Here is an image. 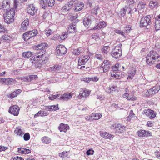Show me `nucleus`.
<instances>
[{
  "label": "nucleus",
  "instance_id": "9b49d317",
  "mask_svg": "<svg viewBox=\"0 0 160 160\" xmlns=\"http://www.w3.org/2000/svg\"><path fill=\"white\" fill-rule=\"evenodd\" d=\"M56 50L59 56L65 54L67 50L65 47L62 45L58 46Z\"/></svg>",
  "mask_w": 160,
  "mask_h": 160
},
{
  "label": "nucleus",
  "instance_id": "bf43d9fd",
  "mask_svg": "<svg viewBox=\"0 0 160 160\" xmlns=\"http://www.w3.org/2000/svg\"><path fill=\"white\" fill-rule=\"evenodd\" d=\"M126 9L125 8H123L121 9L120 11V13L122 16L123 17L126 14Z\"/></svg>",
  "mask_w": 160,
  "mask_h": 160
},
{
  "label": "nucleus",
  "instance_id": "412c9836",
  "mask_svg": "<svg viewBox=\"0 0 160 160\" xmlns=\"http://www.w3.org/2000/svg\"><path fill=\"white\" fill-rule=\"evenodd\" d=\"M6 10V15L12 17V18H14L15 14V10L14 8H8Z\"/></svg>",
  "mask_w": 160,
  "mask_h": 160
},
{
  "label": "nucleus",
  "instance_id": "8fccbe9b",
  "mask_svg": "<svg viewBox=\"0 0 160 160\" xmlns=\"http://www.w3.org/2000/svg\"><path fill=\"white\" fill-rule=\"evenodd\" d=\"M82 50L81 48H78L77 49L75 50L73 52V53L75 55H78L80 54L82 52Z\"/></svg>",
  "mask_w": 160,
  "mask_h": 160
},
{
  "label": "nucleus",
  "instance_id": "a19ab883",
  "mask_svg": "<svg viewBox=\"0 0 160 160\" xmlns=\"http://www.w3.org/2000/svg\"><path fill=\"white\" fill-rule=\"evenodd\" d=\"M114 32L115 33L121 35L125 38L127 36V35L125 34V33L120 30L115 29L114 30Z\"/></svg>",
  "mask_w": 160,
  "mask_h": 160
},
{
  "label": "nucleus",
  "instance_id": "69168bd1",
  "mask_svg": "<svg viewBox=\"0 0 160 160\" xmlns=\"http://www.w3.org/2000/svg\"><path fill=\"white\" fill-rule=\"evenodd\" d=\"M75 1L72 0L70 1V2H68V4H67V5H68V6H70V8L71 9L72 6L74 4L75 5Z\"/></svg>",
  "mask_w": 160,
  "mask_h": 160
},
{
  "label": "nucleus",
  "instance_id": "423d86ee",
  "mask_svg": "<svg viewBox=\"0 0 160 160\" xmlns=\"http://www.w3.org/2000/svg\"><path fill=\"white\" fill-rule=\"evenodd\" d=\"M41 5L44 9H46L47 7H52L55 4V0H40Z\"/></svg>",
  "mask_w": 160,
  "mask_h": 160
},
{
  "label": "nucleus",
  "instance_id": "4d7b16f0",
  "mask_svg": "<svg viewBox=\"0 0 160 160\" xmlns=\"http://www.w3.org/2000/svg\"><path fill=\"white\" fill-rule=\"evenodd\" d=\"M44 32L47 36H50L52 33V30L50 29L46 30Z\"/></svg>",
  "mask_w": 160,
  "mask_h": 160
},
{
  "label": "nucleus",
  "instance_id": "58836bf2",
  "mask_svg": "<svg viewBox=\"0 0 160 160\" xmlns=\"http://www.w3.org/2000/svg\"><path fill=\"white\" fill-rule=\"evenodd\" d=\"M158 4L157 2L152 1L150 2L149 6L151 8L153 9L156 7L158 6Z\"/></svg>",
  "mask_w": 160,
  "mask_h": 160
},
{
  "label": "nucleus",
  "instance_id": "aec40b11",
  "mask_svg": "<svg viewBox=\"0 0 160 160\" xmlns=\"http://www.w3.org/2000/svg\"><path fill=\"white\" fill-rule=\"evenodd\" d=\"M89 57L87 56L81 57L78 60V65H83L84 63L87 62L89 59Z\"/></svg>",
  "mask_w": 160,
  "mask_h": 160
},
{
  "label": "nucleus",
  "instance_id": "3c124183",
  "mask_svg": "<svg viewBox=\"0 0 160 160\" xmlns=\"http://www.w3.org/2000/svg\"><path fill=\"white\" fill-rule=\"evenodd\" d=\"M124 31L127 33H129L131 30V27L129 25H126L125 27H124Z\"/></svg>",
  "mask_w": 160,
  "mask_h": 160
},
{
  "label": "nucleus",
  "instance_id": "9d476101",
  "mask_svg": "<svg viewBox=\"0 0 160 160\" xmlns=\"http://www.w3.org/2000/svg\"><path fill=\"white\" fill-rule=\"evenodd\" d=\"M137 134L139 137H148L152 136V133L148 131L141 129L137 132Z\"/></svg>",
  "mask_w": 160,
  "mask_h": 160
},
{
  "label": "nucleus",
  "instance_id": "c9c22d12",
  "mask_svg": "<svg viewBox=\"0 0 160 160\" xmlns=\"http://www.w3.org/2000/svg\"><path fill=\"white\" fill-rule=\"evenodd\" d=\"M136 70L135 69H132L131 71L128 73V76L127 77L128 79L132 80L136 73Z\"/></svg>",
  "mask_w": 160,
  "mask_h": 160
},
{
  "label": "nucleus",
  "instance_id": "7ed1b4c3",
  "mask_svg": "<svg viewBox=\"0 0 160 160\" xmlns=\"http://www.w3.org/2000/svg\"><path fill=\"white\" fill-rule=\"evenodd\" d=\"M110 129L118 134L123 133L126 130V127L122 124L115 122L110 126Z\"/></svg>",
  "mask_w": 160,
  "mask_h": 160
},
{
  "label": "nucleus",
  "instance_id": "f3484780",
  "mask_svg": "<svg viewBox=\"0 0 160 160\" xmlns=\"http://www.w3.org/2000/svg\"><path fill=\"white\" fill-rule=\"evenodd\" d=\"M89 92L88 90L86 89H80L79 92V94L78 96V97L80 98H82L83 97L85 98L87 97L89 95Z\"/></svg>",
  "mask_w": 160,
  "mask_h": 160
},
{
  "label": "nucleus",
  "instance_id": "6e6552de",
  "mask_svg": "<svg viewBox=\"0 0 160 160\" xmlns=\"http://www.w3.org/2000/svg\"><path fill=\"white\" fill-rule=\"evenodd\" d=\"M142 114L149 118L151 119L155 118L157 115L156 113L153 110L150 109H145L144 110Z\"/></svg>",
  "mask_w": 160,
  "mask_h": 160
},
{
  "label": "nucleus",
  "instance_id": "bb28decb",
  "mask_svg": "<svg viewBox=\"0 0 160 160\" xmlns=\"http://www.w3.org/2000/svg\"><path fill=\"white\" fill-rule=\"evenodd\" d=\"M21 92V90L20 89H18L16 90L14 92L10 93L8 95V97L11 99H12L17 97Z\"/></svg>",
  "mask_w": 160,
  "mask_h": 160
},
{
  "label": "nucleus",
  "instance_id": "f704fd0d",
  "mask_svg": "<svg viewBox=\"0 0 160 160\" xmlns=\"http://www.w3.org/2000/svg\"><path fill=\"white\" fill-rule=\"evenodd\" d=\"M43 55L42 57L40 58L39 60H38L36 61H38L39 62V63L41 64V65L45 64L47 63L48 61V58L47 57L43 58Z\"/></svg>",
  "mask_w": 160,
  "mask_h": 160
},
{
  "label": "nucleus",
  "instance_id": "774afa93",
  "mask_svg": "<svg viewBox=\"0 0 160 160\" xmlns=\"http://www.w3.org/2000/svg\"><path fill=\"white\" fill-rule=\"evenodd\" d=\"M154 154L157 158H160V152L159 151H156L154 152Z\"/></svg>",
  "mask_w": 160,
  "mask_h": 160
},
{
  "label": "nucleus",
  "instance_id": "e433bc0d",
  "mask_svg": "<svg viewBox=\"0 0 160 160\" xmlns=\"http://www.w3.org/2000/svg\"><path fill=\"white\" fill-rule=\"evenodd\" d=\"M61 69V67L60 66L56 65L52 67H50V70L58 72H59Z\"/></svg>",
  "mask_w": 160,
  "mask_h": 160
},
{
  "label": "nucleus",
  "instance_id": "a18cd8bd",
  "mask_svg": "<svg viewBox=\"0 0 160 160\" xmlns=\"http://www.w3.org/2000/svg\"><path fill=\"white\" fill-rule=\"evenodd\" d=\"M110 49L109 46H106L103 47L101 49V51L103 53L107 54L108 51Z\"/></svg>",
  "mask_w": 160,
  "mask_h": 160
},
{
  "label": "nucleus",
  "instance_id": "864d4df0",
  "mask_svg": "<svg viewBox=\"0 0 160 160\" xmlns=\"http://www.w3.org/2000/svg\"><path fill=\"white\" fill-rule=\"evenodd\" d=\"M2 82L5 84H10V82H9V80H14L12 78H9L7 79H2Z\"/></svg>",
  "mask_w": 160,
  "mask_h": 160
},
{
  "label": "nucleus",
  "instance_id": "c756f323",
  "mask_svg": "<svg viewBox=\"0 0 160 160\" xmlns=\"http://www.w3.org/2000/svg\"><path fill=\"white\" fill-rule=\"evenodd\" d=\"M102 116V114L99 112L92 113L91 115L92 119L94 120H98Z\"/></svg>",
  "mask_w": 160,
  "mask_h": 160
},
{
  "label": "nucleus",
  "instance_id": "37998d69",
  "mask_svg": "<svg viewBox=\"0 0 160 160\" xmlns=\"http://www.w3.org/2000/svg\"><path fill=\"white\" fill-rule=\"evenodd\" d=\"M29 35L30 36L31 38L36 36L38 34V31L36 30H33L28 32Z\"/></svg>",
  "mask_w": 160,
  "mask_h": 160
},
{
  "label": "nucleus",
  "instance_id": "20e7f679",
  "mask_svg": "<svg viewBox=\"0 0 160 160\" xmlns=\"http://www.w3.org/2000/svg\"><path fill=\"white\" fill-rule=\"evenodd\" d=\"M122 44H119L118 46L115 47L112 49L111 54L112 57L117 59L122 55L121 46Z\"/></svg>",
  "mask_w": 160,
  "mask_h": 160
},
{
  "label": "nucleus",
  "instance_id": "338daca9",
  "mask_svg": "<svg viewBox=\"0 0 160 160\" xmlns=\"http://www.w3.org/2000/svg\"><path fill=\"white\" fill-rule=\"evenodd\" d=\"M18 1H19L18 0H16L14 1L13 5L14 8H14L15 10L17 8V7Z\"/></svg>",
  "mask_w": 160,
  "mask_h": 160
},
{
  "label": "nucleus",
  "instance_id": "72a5a7b5",
  "mask_svg": "<svg viewBox=\"0 0 160 160\" xmlns=\"http://www.w3.org/2000/svg\"><path fill=\"white\" fill-rule=\"evenodd\" d=\"M49 114L48 111H40L38 112V113L34 115V117L39 116H47Z\"/></svg>",
  "mask_w": 160,
  "mask_h": 160
},
{
  "label": "nucleus",
  "instance_id": "052dcab7",
  "mask_svg": "<svg viewBox=\"0 0 160 160\" xmlns=\"http://www.w3.org/2000/svg\"><path fill=\"white\" fill-rule=\"evenodd\" d=\"M21 79L22 81L29 82L31 81L30 78L29 77H23L21 78Z\"/></svg>",
  "mask_w": 160,
  "mask_h": 160
},
{
  "label": "nucleus",
  "instance_id": "de8ad7c7",
  "mask_svg": "<svg viewBox=\"0 0 160 160\" xmlns=\"http://www.w3.org/2000/svg\"><path fill=\"white\" fill-rule=\"evenodd\" d=\"M30 38V36L29 35L28 32H26L23 34V38L24 41L27 40Z\"/></svg>",
  "mask_w": 160,
  "mask_h": 160
},
{
  "label": "nucleus",
  "instance_id": "39448f33",
  "mask_svg": "<svg viewBox=\"0 0 160 160\" xmlns=\"http://www.w3.org/2000/svg\"><path fill=\"white\" fill-rule=\"evenodd\" d=\"M151 17L150 15L142 18L140 21V27H146L150 25L151 22Z\"/></svg>",
  "mask_w": 160,
  "mask_h": 160
},
{
  "label": "nucleus",
  "instance_id": "49530a36",
  "mask_svg": "<svg viewBox=\"0 0 160 160\" xmlns=\"http://www.w3.org/2000/svg\"><path fill=\"white\" fill-rule=\"evenodd\" d=\"M32 55V53L31 52L28 51L27 52H24L22 53V56L25 58H29Z\"/></svg>",
  "mask_w": 160,
  "mask_h": 160
},
{
  "label": "nucleus",
  "instance_id": "f8f14e48",
  "mask_svg": "<svg viewBox=\"0 0 160 160\" xmlns=\"http://www.w3.org/2000/svg\"><path fill=\"white\" fill-rule=\"evenodd\" d=\"M20 109L19 107L17 105L11 106L9 108L8 112L14 116H18L19 114Z\"/></svg>",
  "mask_w": 160,
  "mask_h": 160
},
{
  "label": "nucleus",
  "instance_id": "473e14b6",
  "mask_svg": "<svg viewBox=\"0 0 160 160\" xmlns=\"http://www.w3.org/2000/svg\"><path fill=\"white\" fill-rule=\"evenodd\" d=\"M76 28L75 24H71L70 25L69 27L68 28V32H69V33H73L76 32Z\"/></svg>",
  "mask_w": 160,
  "mask_h": 160
},
{
  "label": "nucleus",
  "instance_id": "79ce46f5",
  "mask_svg": "<svg viewBox=\"0 0 160 160\" xmlns=\"http://www.w3.org/2000/svg\"><path fill=\"white\" fill-rule=\"evenodd\" d=\"M42 141L44 143L48 144L51 142V139L48 137L45 136L42 138Z\"/></svg>",
  "mask_w": 160,
  "mask_h": 160
},
{
  "label": "nucleus",
  "instance_id": "393cba45",
  "mask_svg": "<svg viewBox=\"0 0 160 160\" xmlns=\"http://www.w3.org/2000/svg\"><path fill=\"white\" fill-rule=\"evenodd\" d=\"M21 29L22 30H26L29 27V21L28 19H26L21 24Z\"/></svg>",
  "mask_w": 160,
  "mask_h": 160
},
{
  "label": "nucleus",
  "instance_id": "c85d7f7f",
  "mask_svg": "<svg viewBox=\"0 0 160 160\" xmlns=\"http://www.w3.org/2000/svg\"><path fill=\"white\" fill-rule=\"evenodd\" d=\"M2 7L4 10L9 8L10 7L9 0H4L2 2Z\"/></svg>",
  "mask_w": 160,
  "mask_h": 160
},
{
  "label": "nucleus",
  "instance_id": "5701e85b",
  "mask_svg": "<svg viewBox=\"0 0 160 160\" xmlns=\"http://www.w3.org/2000/svg\"><path fill=\"white\" fill-rule=\"evenodd\" d=\"M72 96V94L71 93H66L60 96V99L64 101H67L71 99Z\"/></svg>",
  "mask_w": 160,
  "mask_h": 160
},
{
  "label": "nucleus",
  "instance_id": "dca6fc26",
  "mask_svg": "<svg viewBox=\"0 0 160 160\" xmlns=\"http://www.w3.org/2000/svg\"><path fill=\"white\" fill-rule=\"evenodd\" d=\"M100 134L101 137L106 139L112 140L114 137V135L106 131L100 132Z\"/></svg>",
  "mask_w": 160,
  "mask_h": 160
},
{
  "label": "nucleus",
  "instance_id": "a211bd4d",
  "mask_svg": "<svg viewBox=\"0 0 160 160\" xmlns=\"http://www.w3.org/2000/svg\"><path fill=\"white\" fill-rule=\"evenodd\" d=\"M84 5L83 3H80L77 1L75 2V5L73 8L74 11L76 12H78L81 10L83 8Z\"/></svg>",
  "mask_w": 160,
  "mask_h": 160
},
{
  "label": "nucleus",
  "instance_id": "6e6d98bb",
  "mask_svg": "<svg viewBox=\"0 0 160 160\" xmlns=\"http://www.w3.org/2000/svg\"><path fill=\"white\" fill-rule=\"evenodd\" d=\"M30 136L28 133H26L23 136V138L25 141H28L30 139Z\"/></svg>",
  "mask_w": 160,
  "mask_h": 160
},
{
  "label": "nucleus",
  "instance_id": "4c0bfd02",
  "mask_svg": "<svg viewBox=\"0 0 160 160\" xmlns=\"http://www.w3.org/2000/svg\"><path fill=\"white\" fill-rule=\"evenodd\" d=\"M117 89V86L116 85H113L110 86L107 89V92L108 93H110L112 92L115 91Z\"/></svg>",
  "mask_w": 160,
  "mask_h": 160
},
{
  "label": "nucleus",
  "instance_id": "e2e57ef3",
  "mask_svg": "<svg viewBox=\"0 0 160 160\" xmlns=\"http://www.w3.org/2000/svg\"><path fill=\"white\" fill-rule=\"evenodd\" d=\"M154 122L151 121H148L146 125L148 127H152L153 126Z\"/></svg>",
  "mask_w": 160,
  "mask_h": 160
},
{
  "label": "nucleus",
  "instance_id": "cd10ccee",
  "mask_svg": "<svg viewBox=\"0 0 160 160\" xmlns=\"http://www.w3.org/2000/svg\"><path fill=\"white\" fill-rule=\"evenodd\" d=\"M18 152L21 154H26L30 153L31 150L29 149L23 148H18Z\"/></svg>",
  "mask_w": 160,
  "mask_h": 160
},
{
  "label": "nucleus",
  "instance_id": "1a4fd4ad",
  "mask_svg": "<svg viewBox=\"0 0 160 160\" xmlns=\"http://www.w3.org/2000/svg\"><path fill=\"white\" fill-rule=\"evenodd\" d=\"M160 90V86L158 84H156L151 88L148 90V95L149 96L153 95L157 93Z\"/></svg>",
  "mask_w": 160,
  "mask_h": 160
},
{
  "label": "nucleus",
  "instance_id": "2f4dec72",
  "mask_svg": "<svg viewBox=\"0 0 160 160\" xmlns=\"http://www.w3.org/2000/svg\"><path fill=\"white\" fill-rule=\"evenodd\" d=\"M4 19L6 23L7 24H10L14 21V18H12V17L6 15L4 16Z\"/></svg>",
  "mask_w": 160,
  "mask_h": 160
},
{
  "label": "nucleus",
  "instance_id": "7c9ffc66",
  "mask_svg": "<svg viewBox=\"0 0 160 160\" xmlns=\"http://www.w3.org/2000/svg\"><path fill=\"white\" fill-rule=\"evenodd\" d=\"M14 132L15 134H17V135H18L21 137H22V135L23 134L22 130L21 129V127H17L14 131Z\"/></svg>",
  "mask_w": 160,
  "mask_h": 160
},
{
  "label": "nucleus",
  "instance_id": "f03ea898",
  "mask_svg": "<svg viewBox=\"0 0 160 160\" xmlns=\"http://www.w3.org/2000/svg\"><path fill=\"white\" fill-rule=\"evenodd\" d=\"M48 45L46 43H42L38 45L35 47V49L37 50V54L34 57H32L30 59L32 63H33V61H36L41 58L46 52V47Z\"/></svg>",
  "mask_w": 160,
  "mask_h": 160
},
{
  "label": "nucleus",
  "instance_id": "13d9d810",
  "mask_svg": "<svg viewBox=\"0 0 160 160\" xmlns=\"http://www.w3.org/2000/svg\"><path fill=\"white\" fill-rule=\"evenodd\" d=\"M60 94H58L55 95H52L51 96L49 97L48 98L49 99H50L51 100H54L59 97H60Z\"/></svg>",
  "mask_w": 160,
  "mask_h": 160
},
{
  "label": "nucleus",
  "instance_id": "0e129e2a",
  "mask_svg": "<svg viewBox=\"0 0 160 160\" xmlns=\"http://www.w3.org/2000/svg\"><path fill=\"white\" fill-rule=\"evenodd\" d=\"M99 79V78L97 76H94L91 78V81L93 82H97Z\"/></svg>",
  "mask_w": 160,
  "mask_h": 160
},
{
  "label": "nucleus",
  "instance_id": "09e8293b",
  "mask_svg": "<svg viewBox=\"0 0 160 160\" xmlns=\"http://www.w3.org/2000/svg\"><path fill=\"white\" fill-rule=\"evenodd\" d=\"M70 8V6L66 4H65L64 6L62 7V11L64 12H66L69 10Z\"/></svg>",
  "mask_w": 160,
  "mask_h": 160
},
{
  "label": "nucleus",
  "instance_id": "a878e982",
  "mask_svg": "<svg viewBox=\"0 0 160 160\" xmlns=\"http://www.w3.org/2000/svg\"><path fill=\"white\" fill-rule=\"evenodd\" d=\"M83 22L85 27L88 28L89 27L90 22V17L88 15H86L84 17Z\"/></svg>",
  "mask_w": 160,
  "mask_h": 160
},
{
  "label": "nucleus",
  "instance_id": "0eeeda50",
  "mask_svg": "<svg viewBox=\"0 0 160 160\" xmlns=\"http://www.w3.org/2000/svg\"><path fill=\"white\" fill-rule=\"evenodd\" d=\"M125 75L124 72L111 71L110 72L111 78L113 79H120L124 77Z\"/></svg>",
  "mask_w": 160,
  "mask_h": 160
},
{
  "label": "nucleus",
  "instance_id": "4be33fe9",
  "mask_svg": "<svg viewBox=\"0 0 160 160\" xmlns=\"http://www.w3.org/2000/svg\"><path fill=\"white\" fill-rule=\"evenodd\" d=\"M107 25V23L105 22L102 21L98 23L97 26L92 30L100 29L102 28H104Z\"/></svg>",
  "mask_w": 160,
  "mask_h": 160
},
{
  "label": "nucleus",
  "instance_id": "6ab92c4d",
  "mask_svg": "<svg viewBox=\"0 0 160 160\" xmlns=\"http://www.w3.org/2000/svg\"><path fill=\"white\" fill-rule=\"evenodd\" d=\"M123 97L124 98H126L128 100L135 101L137 99L136 97L133 95H130L129 94L128 92L125 93L123 95Z\"/></svg>",
  "mask_w": 160,
  "mask_h": 160
},
{
  "label": "nucleus",
  "instance_id": "ddd939ff",
  "mask_svg": "<svg viewBox=\"0 0 160 160\" xmlns=\"http://www.w3.org/2000/svg\"><path fill=\"white\" fill-rule=\"evenodd\" d=\"M110 66V62L109 61L105 60L99 69H102L103 72H106L109 70Z\"/></svg>",
  "mask_w": 160,
  "mask_h": 160
},
{
  "label": "nucleus",
  "instance_id": "5fc2aeb1",
  "mask_svg": "<svg viewBox=\"0 0 160 160\" xmlns=\"http://www.w3.org/2000/svg\"><path fill=\"white\" fill-rule=\"evenodd\" d=\"M155 28L156 31L160 30V22L157 21L155 22Z\"/></svg>",
  "mask_w": 160,
  "mask_h": 160
},
{
  "label": "nucleus",
  "instance_id": "603ef678",
  "mask_svg": "<svg viewBox=\"0 0 160 160\" xmlns=\"http://www.w3.org/2000/svg\"><path fill=\"white\" fill-rule=\"evenodd\" d=\"M119 68V64L118 63H116L114 66H113L112 68V70L115 72H118V69Z\"/></svg>",
  "mask_w": 160,
  "mask_h": 160
},
{
  "label": "nucleus",
  "instance_id": "ea45409f",
  "mask_svg": "<svg viewBox=\"0 0 160 160\" xmlns=\"http://www.w3.org/2000/svg\"><path fill=\"white\" fill-rule=\"evenodd\" d=\"M146 7V4L142 1L140 2L138 5V8L140 10L145 9Z\"/></svg>",
  "mask_w": 160,
  "mask_h": 160
},
{
  "label": "nucleus",
  "instance_id": "4468645a",
  "mask_svg": "<svg viewBox=\"0 0 160 160\" xmlns=\"http://www.w3.org/2000/svg\"><path fill=\"white\" fill-rule=\"evenodd\" d=\"M127 3L130 10L129 11V13L131 12H134L137 11L136 8L134 6L135 2L134 0H127Z\"/></svg>",
  "mask_w": 160,
  "mask_h": 160
},
{
  "label": "nucleus",
  "instance_id": "c03bdc74",
  "mask_svg": "<svg viewBox=\"0 0 160 160\" xmlns=\"http://www.w3.org/2000/svg\"><path fill=\"white\" fill-rule=\"evenodd\" d=\"M135 114L134 113L133 111L131 110L129 116L127 118V120L130 121L132 118L135 117Z\"/></svg>",
  "mask_w": 160,
  "mask_h": 160
},
{
  "label": "nucleus",
  "instance_id": "b1692460",
  "mask_svg": "<svg viewBox=\"0 0 160 160\" xmlns=\"http://www.w3.org/2000/svg\"><path fill=\"white\" fill-rule=\"evenodd\" d=\"M69 128V127L68 124L63 123L60 124L58 127L59 129L61 132H66Z\"/></svg>",
  "mask_w": 160,
  "mask_h": 160
},
{
  "label": "nucleus",
  "instance_id": "f257e3e1",
  "mask_svg": "<svg viewBox=\"0 0 160 160\" xmlns=\"http://www.w3.org/2000/svg\"><path fill=\"white\" fill-rule=\"evenodd\" d=\"M146 61L150 66L156 64L160 61V55L156 51H151L146 57Z\"/></svg>",
  "mask_w": 160,
  "mask_h": 160
},
{
  "label": "nucleus",
  "instance_id": "2eb2a0df",
  "mask_svg": "<svg viewBox=\"0 0 160 160\" xmlns=\"http://www.w3.org/2000/svg\"><path fill=\"white\" fill-rule=\"evenodd\" d=\"M37 11L38 8L35 7L33 4L29 5L27 10L28 13L32 16L34 15Z\"/></svg>",
  "mask_w": 160,
  "mask_h": 160
},
{
  "label": "nucleus",
  "instance_id": "680f3d73",
  "mask_svg": "<svg viewBox=\"0 0 160 160\" xmlns=\"http://www.w3.org/2000/svg\"><path fill=\"white\" fill-rule=\"evenodd\" d=\"M92 39H93L95 40H97L100 39L99 36L96 33H95L94 34L92 35Z\"/></svg>",
  "mask_w": 160,
  "mask_h": 160
}]
</instances>
